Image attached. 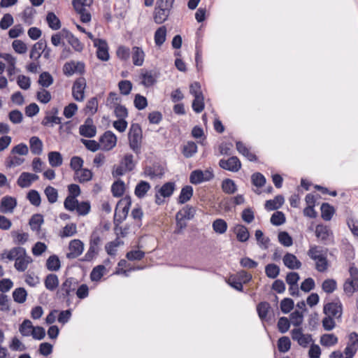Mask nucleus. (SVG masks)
Returning <instances> with one entry per match:
<instances>
[{
    "instance_id": "obj_27",
    "label": "nucleus",
    "mask_w": 358,
    "mask_h": 358,
    "mask_svg": "<svg viewBox=\"0 0 358 358\" xmlns=\"http://www.w3.org/2000/svg\"><path fill=\"white\" fill-rule=\"evenodd\" d=\"M196 213V208L192 206H186L177 213V217L185 220H192Z\"/></svg>"
},
{
    "instance_id": "obj_31",
    "label": "nucleus",
    "mask_w": 358,
    "mask_h": 358,
    "mask_svg": "<svg viewBox=\"0 0 358 358\" xmlns=\"http://www.w3.org/2000/svg\"><path fill=\"white\" fill-rule=\"evenodd\" d=\"M43 222V217L41 215L35 214L31 216L29 220V224L32 231L38 232Z\"/></svg>"
},
{
    "instance_id": "obj_51",
    "label": "nucleus",
    "mask_w": 358,
    "mask_h": 358,
    "mask_svg": "<svg viewBox=\"0 0 358 358\" xmlns=\"http://www.w3.org/2000/svg\"><path fill=\"white\" fill-rule=\"evenodd\" d=\"M197 151V145L194 142H188L184 145L182 154L187 158L192 157Z\"/></svg>"
},
{
    "instance_id": "obj_32",
    "label": "nucleus",
    "mask_w": 358,
    "mask_h": 358,
    "mask_svg": "<svg viewBox=\"0 0 358 358\" xmlns=\"http://www.w3.org/2000/svg\"><path fill=\"white\" fill-rule=\"evenodd\" d=\"M343 289L348 295L358 291V280L348 278L343 285Z\"/></svg>"
},
{
    "instance_id": "obj_63",
    "label": "nucleus",
    "mask_w": 358,
    "mask_h": 358,
    "mask_svg": "<svg viewBox=\"0 0 358 358\" xmlns=\"http://www.w3.org/2000/svg\"><path fill=\"white\" fill-rule=\"evenodd\" d=\"M315 235L322 241H326L329 236V230L326 226L317 225L315 229Z\"/></svg>"
},
{
    "instance_id": "obj_41",
    "label": "nucleus",
    "mask_w": 358,
    "mask_h": 358,
    "mask_svg": "<svg viewBox=\"0 0 358 358\" xmlns=\"http://www.w3.org/2000/svg\"><path fill=\"white\" fill-rule=\"evenodd\" d=\"M175 189V183L173 182H168L164 184L158 191L161 196L169 197L171 196Z\"/></svg>"
},
{
    "instance_id": "obj_19",
    "label": "nucleus",
    "mask_w": 358,
    "mask_h": 358,
    "mask_svg": "<svg viewBox=\"0 0 358 358\" xmlns=\"http://www.w3.org/2000/svg\"><path fill=\"white\" fill-rule=\"evenodd\" d=\"M282 261L285 266L292 270L299 269L301 266V262L292 253H286Z\"/></svg>"
},
{
    "instance_id": "obj_50",
    "label": "nucleus",
    "mask_w": 358,
    "mask_h": 358,
    "mask_svg": "<svg viewBox=\"0 0 358 358\" xmlns=\"http://www.w3.org/2000/svg\"><path fill=\"white\" fill-rule=\"evenodd\" d=\"M34 327L30 320H25L20 326L19 331L22 336H29L31 334Z\"/></svg>"
},
{
    "instance_id": "obj_62",
    "label": "nucleus",
    "mask_w": 358,
    "mask_h": 358,
    "mask_svg": "<svg viewBox=\"0 0 358 358\" xmlns=\"http://www.w3.org/2000/svg\"><path fill=\"white\" fill-rule=\"evenodd\" d=\"M36 99L42 103H48L52 99L49 91L45 89H41L36 93Z\"/></svg>"
},
{
    "instance_id": "obj_22",
    "label": "nucleus",
    "mask_w": 358,
    "mask_h": 358,
    "mask_svg": "<svg viewBox=\"0 0 358 358\" xmlns=\"http://www.w3.org/2000/svg\"><path fill=\"white\" fill-rule=\"evenodd\" d=\"M31 152L34 155H39L43 151V142L38 136H32L29 139Z\"/></svg>"
},
{
    "instance_id": "obj_56",
    "label": "nucleus",
    "mask_w": 358,
    "mask_h": 358,
    "mask_svg": "<svg viewBox=\"0 0 358 358\" xmlns=\"http://www.w3.org/2000/svg\"><path fill=\"white\" fill-rule=\"evenodd\" d=\"M322 288L326 293H332L337 288L336 281L334 279H327L322 282Z\"/></svg>"
},
{
    "instance_id": "obj_5",
    "label": "nucleus",
    "mask_w": 358,
    "mask_h": 358,
    "mask_svg": "<svg viewBox=\"0 0 358 358\" xmlns=\"http://www.w3.org/2000/svg\"><path fill=\"white\" fill-rule=\"evenodd\" d=\"M101 245V238L96 234H92L90 240V247L83 257V261L90 262L96 257L100 250Z\"/></svg>"
},
{
    "instance_id": "obj_8",
    "label": "nucleus",
    "mask_w": 358,
    "mask_h": 358,
    "mask_svg": "<svg viewBox=\"0 0 358 358\" xmlns=\"http://www.w3.org/2000/svg\"><path fill=\"white\" fill-rule=\"evenodd\" d=\"M292 338L296 341L298 344L303 347L306 348L310 342L313 341L312 336L310 334H304L302 332L301 328H296L291 331Z\"/></svg>"
},
{
    "instance_id": "obj_38",
    "label": "nucleus",
    "mask_w": 358,
    "mask_h": 358,
    "mask_svg": "<svg viewBox=\"0 0 358 358\" xmlns=\"http://www.w3.org/2000/svg\"><path fill=\"white\" fill-rule=\"evenodd\" d=\"M48 161L51 166L58 167L62 164L63 159L59 152L52 151L48 153Z\"/></svg>"
},
{
    "instance_id": "obj_11",
    "label": "nucleus",
    "mask_w": 358,
    "mask_h": 358,
    "mask_svg": "<svg viewBox=\"0 0 358 358\" xmlns=\"http://www.w3.org/2000/svg\"><path fill=\"white\" fill-rule=\"evenodd\" d=\"M79 133L81 136L86 138H92L96 136V128L92 118H87L84 124L80 126Z\"/></svg>"
},
{
    "instance_id": "obj_46",
    "label": "nucleus",
    "mask_w": 358,
    "mask_h": 358,
    "mask_svg": "<svg viewBox=\"0 0 358 358\" xmlns=\"http://www.w3.org/2000/svg\"><path fill=\"white\" fill-rule=\"evenodd\" d=\"M27 296V292L23 287H18L16 288L13 292V300L18 303H22L26 301Z\"/></svg>"
},
{
    "instance_id": "obj_58",
    "label": "nucleus",
    "mask_w": 358,
    "mask_h": 358,
    "mask_svg": "<svg viewBox=\"0 0 358 358\" xmlns=\"http://www.w3.org/2000/svg\"><path fill=\"white\" fill-rule=\"evenodd\" d=\"M44 192L47 196L48 201L50 203H54L57 201L58 193H57V190L55 187H51V186H48L45 189Z\"/></svg>"
},
{
    "instance_id": "obj_15",
    "label": "nucleus",
    "mask_w": 358,
    "mask_h": 358,
    "mask_svg": "<svg viewBox=\"0 0 358 358\" xmlns=\"http://www.w3.org/2000/svg\"><path fill=\"white\" fill-rule=\"evenodd\" d=\"M324 313L326 315L334 318H340L342 315V306L341 303H329L324 306Z\"/></svg>"
},
{
    "instance_id": "obj_44",
    "label": "nucleus",
    "mask_w": 358,
    "mask_h": 358,
    "mask_svg": "<svg viewBox=\"0 0 358 358\" xmlns=\"http://www.w3.org/2000/svg\"><path fill=\"white\" fill-rule=\"evenodd\" d=\"M46 21L48 26L53 30H57L61 27L60 20L52 12H49L47 14Z\"/></svg>"
},
{
    "instance_id": "obj_54",
    "label": "nucleus",
    "mask_w": 358,
    "mask_h": 358,
    "mask_svg": "<svg viewBox=\"0 0 358 358\" xmlns=\"http://www.w3.org/2000/svg\"><path fill=\"white\" fill-rule=\"evenodd\" d=\"M121 165L124 167L126 171H132L135 167L133 155L131 154H126L121 162Z\"/></svg>"
},
{
    "instance_id": "obj_61",
    "label": "nucleus",
    "mask_w": 358,
    "mask_h": 358,
    "mask_svg": "<svg viewBox=\"0 0 358 358\" xmlns=\"http://www.w3.org/2000/svg\"><path fill=\"white\" fill-rule=\"evenodd\" d=\"M77 233V227L74 223H71L66 225L60 234V236L62 238L64 237H70L75 235Z\"/></svg>"
},
{
    "instance_id": "obj_52",
    "label": "nucleus",
    "mask_w": 358,
    "mask_h": 358,
    "mask_svg": "<svg viewBox=\"0 0 358 358\" xmlns=\"http://www.w3.org/2000/svg\"><path fill=\"white\" fill-rule=\"evenodd\" d=\"M291 347V341L289 337L282 336L278 341V348L280 352H287Z\"/></svg>"
},
{
    "instance_id": "obj_59",
    "label": "nucleus",
    "mask_w": 358,
    "mask_h": 358,
    "mask_svg": "<svg viewBox=\"0 0 358 358\" xmlns=\"http://www.w3.org/2000/svg\"><path fill=\"white\" fill-rule=\"evenodd\" d=\"M105 269L106 268L103 265H99L94 267L90 273V278L92 281L99 280L103 275V272Z\"/></svg>"
},
{
    "instance_id": "obj_4",
    "label": "nucleus",
    "mask_w": 358,
    "mask_h": 358,
    "mask_svg": "<svg viewBox=\"0 0 358 358\" xmlns=\"http://www.w3.org/2000/svg\"><path fill=\"white\" fill-rule=\"evenodd\" d=\"M131 205V199L129 196L121 199L117 202L114 215L115 224H120L127 218Z\"/></svg>"
},
{
    "instance_id": "obj_20",
    "label": "nucleus",
    "mask_w": 358,
    "mask_h": 358,
    "mask_svg": "<svg viewBox=\"0 0 358 358\" xmlns=\"http://www.w3.org/2000/svg\"><path fill=\"white\" fill-rule=\"evenodd\" d=\"M25 249L22 247H15L12 248L10 250H5L3 253L1 255V259L7 258L8 259L12 261L15 260L20 257L24 256L25 255Z\"/></svg>"
},
{
    "instance_id": "obj_30",
    "label": "nucleus",
    "mask_w": 358,
    "mask_h": 358,
    "mask_svg": "<svg viewBox=\"0 0 358 358\" xmlns=\"http://www.w3.org/2000/svg\"><path fill=\"white\" fill-rule=\"evenodd\" d=\"M236 149L239 153L245 156L248 160L251 162L257 160L256 155L251 152L242 142H236Z\"/></svg>"
},
{
    "instance_id": "obj_16",
    "label": "nucleus",
    "mask_w": 358,
    "mask_h": 358,
    "mask_svg": "<svg viewBox=\"0 0 358 358\" xmlns=\"http://www.w3.org/2000/svg\"><path fill=\"white\" fill-rule=\"evenodd\" d=\"M17 206V201L15 198L6 196L1 199L0 203V212L2 213H13Z\"/></svg>"
},
{
    "instance_id": "obj_35",
    "label": "nucleus",
    "mask_w": 358,
    "mask_h": 358,
    "mask_svg": "<svg viewBox=\"0 0 358 358\" xmlns=\"http://www.w3.org/2000/svg\"><path fill=\"white\" fill-rule=\"evenodd\" d=\"M31 262L30 257L25 253L24 256L20 257L15 262V268L19 271H24L27 269L28 264Z\"/></svg>"
},
{
    "instance_id": "obj_17",
    "label": "nucleus",
    "mask_w": 358,
    "mask_h": 358,
    "mask_svg": "<svg viewBox=\"0 0 358 358\" xmlns=\"http://www.w3.org/2000/svg\"><path fill=\"white\" fill-rule=\"evenodd\" d=\"M38 179V176L27 172L21 173L17 179V185L22 188L28 187L31 185V182Z\"/></svg>"
},
{
    "instance_id": "obj_18",
    "label": "nucleus",
    "mask_w": 358,
    "mask_h": 358,
    "mask_svg": "<svg viewBox=\"0 0 358 358\" xmlns=\"http://www.w3.org/2000/svg\"><path fill=\"white\" fill-rule=\"evenodd\" d=\"M171 10V8L157 5L154 15L155 22L157 24H162L165 22L169 15Z\"/></svg>"
},
{
    "instance_id": "obj_60",
    "label": "nucleus",
    "mask_w": 358,
    "mask_h": 358,
    "mask_svg": "<svg viewBox=\"0 0 358 358\" xmlns=\"http://www.w3.org/2000/svg\"><path fill=\"white\" fill-rule=\"evenodd\" d=\"M11 236L13 238V241L16 244H24L29 238V234L27 233H19L17 231H12Z\"/></svg>"
},
{
    "instance_id": "obj_12",
    "label": "nucleus",
    "mask_w": 358,
    "mask_h": 358,
    "mask_svg": "<svg viewBox=\"0 0 358 358\" xmlns=\"http://www.w3.org/2000/svg\"><path fill=\"white\" fill-rule=\"evenodd\" d=\"M84 250V244L79 239H74L70 241L69 245V252L66 254L68 259H75L80 256Z\"/></svg>"
},
{
    "instance_id": "obj_34",
    "label": "nucleus",
    "mask_w": 358,
    "mask_h": 358,
    "mask_svg": "<svg viewBox=\"0 0 358 358\" xmlns=\"http://www.w3.org/2000/svg\"><path fill=\"white\" fill-rule=\"evenodd\" d=\"M45 286L47 289L54 291L59 285V279L55 274H48L45 279Z\"/></svg>"
},
{
    "instance_id": "obj_42",
    "label": "nucleus",
    "mask_w": 358,
    "mask_h": 358,
    "mask_svg": "<svg viewBox=\"0 0 358 358\" xmlns=\"http://www.w3.org/2000/svg\"><path fill=\"white\" fill-rule=\"evenodd\" d=\"M321 216L325 221H329L334 213V208L329 203H324L321 206Z\"/></svg>"
},
{
    "instance_id": "obj_64",
    "label": "nucleus",
    "mask_w": 358,
    "mask_h": 358,
    "mask_svg": "<svg viewBox=\"0 0 358 358\" xmlns=\"http://www.w3.org/2000/svg\"><path fill=\"white\" fill-rule=\"evenodd\" d=\"M285 222V217L282 212L276 211L274 213L271 217V222L275 226H280L284 224Z\"/></svg>"
},
{
    "instance_id": "obj_23",
    "label": "nucleus",
    "mask_w": 358,
    "mask_h": 358,
    "mask_svg": "<svg viewBox=\"0 0 358 358\" xmlns=\"http://www.w3.org/2000/svg\"><path fill=\"white\" fill-rule=\"evenodd\" d=\"M132 60L135 66H141L143 65L145 58V53L142 48L134 47L132 48Z\"/></svg>"
},
{
    "instance_id": "obj_28",
    "label": "nucleus",
    "mask_w": 358,
    "mask_h": 358,
    "mask_svg": "<svg viewBox=\"0 0 358 358\" xmlns=\"http://www.w3.org/2000/svg\"><path fill=\"white\" fill-rule=\"evenodd\" d=\"M284 203V198L281 195L276 196L272 200L266 201L265 208L268 210H274L280 208Z\"/></svg>"
},
{
    "instance_id": "obj_33",
    "label": "nucleus",
    "mask_w": 358,
    "mask_h": 358,
    "mask_svg": "<svg viewBox=\"0 0 358 358\" xmlns=\"http://www.w3.org/2000/svg\"><path fill=\"white\" fill-rule=\"evenodd\" d=\"M45 48V41L40 40L38 42L36 43L31 48V50L30 52V58L35 59H38L41 55V51L43 52V48Z\"/></svg>"
},
{
    "instance_id": "obj_7",
    "label": "nucleus",
    "mask_w": 358,
    "mask_h": 358,
    "mask_svg": "<svg viewBox=\"0 0 358 358\" xmlns=\"http://www.w3.org/2000/svg\"><path fill=\"white\" fill-rule=\"evenodd\" d=\"M99 143L101 149L109 151L116 145L117 137L112 131H107L100 137Z\"/></svg>"
},
{
    "instance_id": "obj_57",
    "label": "nucleus",
    "mask_w": 358,
    "mask_h": 358,
    "mask_svg": "<svg viewBox=\"0 0 358 358\" xmlns=\"http://www.w3.org/2000/svg\"><path fill=\"white\" fill-rule=\"evenodd\" d=\"M213 230L218 234H224L227 229V224L222 219H217L213 223Z\"/></svg>"
},
{
    "instance_id": "obj_25",
    "label": "nucleus",
    "mask_w": 358,
    "mask_h": 358,
    "mask_svg": "<svg viewBox=\"0 0 358 358\" xmlns=\"http://www.w3.org/2000/svg\"><path fill=\"white\" fill-rule=\"evenodd\" d=\"M338 338L333 334H324L321 336L320 343L324 347H332L338 343Z\"/></svg>"
},
{
    "instance_id": "obj_3",
    "label": "nucleus",
    "mask_w": 358,
    "mask_h": 358,
    "mask_svg": "<svg viewBox=\"0 0 358 358\" xmlns=\"http://www.w3.org/2000/svg\"><path fill=\"white\" fill-rule=\"evenodd\" d=\"M128 139L130 148L136 153H141L143 134L140 125L132 124L128 133Z\"/></svg>"
},
{
    "instance_id": "obj_29",
    "label": "nucleus",
    "mask_w": 358,
    "mask_h": 358,
    "mask_svg": "<svg viewBox=\"0 0 358 358\" xmlns=\"http://www.w3.org/2000/svg\"><path fill=\"white\" fill-rule=\"evenodd\" d=\"M234 231L236 234V238L240 242H245L250 237L249 231L246 227L238 224L234 229Z\"/></svg>"
},
{
    "instance_id": "obj_9",
    "label": "nucleus",
    "mask_w": 358,
    "mask_h": 358,
    "mask_svg": "<svg viewBox=\"0 0 358 358\" xmlns=\"http://www.w3.org/2000/svg\"><path fill=\"white\" fill-rule=\"evenodd\" d=\"M85 87L86 80L85 78L80 77L74 82L72 87V94L77 101H82L84 100Z\"/></svg>"
},
{
    "instance_id": "obj_43",
    "label": "nucleus",
    "mask_w": 358,
    "mask_h": 358,
    "mask_svg": "<svg viewBox=\"0 0 358 358\" xmlns=\"http://www.w3.org/2000/svg\"><path fill=\"white\" fill-rule=\"evenodd\" d=\"M270 309L271 306L268 302H261L257 305V311L262 320H267V316Z\"/></svg>"
},
{
    "instance_id": "obj_48",
    "label": "nucleus",
    "mask_w": 358,
    "mask_h": 358,
    "mask_svg": "<svg viewBox=\"0 0 358 358\" xmlns=\"http://www.w3.org/2000/svg\"><path fill=\"white\" fill-rule=\"evenodd\" d=\"M222 189L224 192L231 194L237 190L236 185L234 180L231 179H225L222 181Z\"/></svg>"
},
{
    "instance_id": "obj_13",
    "label": "nucleus",
    "mask_w": 358,
    "mask_h": 358,
    "mask_svg": "<svg viewBox=\"0 0 358 358\" xmlns=\"http://www.w3.org/2000/svg\"><path fill=\"white\" fill-rule=\"evenodd\" d=\"M85 71V64L81 62L71 61L66 63L63 67V72L67 76H71L75 73H83Z\"/></svg>"
},
{
    "instance_id": "obj_53",
    "label": "nucleus",
    "mask_w": 358,
    "mask_h": 358,
    "mask_svg": "<svg viewBox=\"0 0 358 358\" xmlns=\"http://www.w3.org/2000/svg\"><path fill=\"white\" fill-rule=\"evenodd\" d=\"M38 83L43 87H48L53 83L52 76L48 72H43L38 78Z\"/></svg>"
},
{
    "instance_id": "obj_26",
    "label": "nucleus",
    "mask_w": 358,
    "mask_h": 358,
    "mask_svg": "<svg viewBox=\"0 0 358 358\" xmlns=\"http://www.w3.org/2000/svg\"><path fill=\"white\" fill-rule=\"evenodd\" d=\"M92 178V173L87 169H81L74 174V179L83 183L90 181Z\"/></svg>"
},
{
    "instance_id": "obj_21",
    "label": "nucleus",
    "mask_w": 358,
    "mask_h": 358,
    "mask_svg": "<svg viewBox=\"0 0 358 358\" xmlns=\"http://www.w3.org/2000/svg\"><path fill=\"white\" fill-rule=\"evenodd\" d=\"M63 37L66 38L68 43L77 51L80 52L83 49V45L80 42L78 38L74 36L70 31L63 29Z\"/></svg>"
},
{
    "instance_id": "obj_47",
    "label": "nucleus",
    "mask_w": 358,
    "mask_h": 358,
    "mask_svg": "<svg viewBox=\"0 0 358 358\" xmlns=\"http://www.w3.org/2000/svg\"><path fill=\"white\" fill-rule=\"evenodd\" d=\"M24 162V159L11 154L5 162L6 166L8 168L15 167L21 165Z\"/></svg>"
},
{
    "instance_id": "obj_10",
    "label": "nucleus",
    "mask_w": 358,
    "mask_h": 358,
    "mask_svg": "<svg viewBox=\"0 0 358 358\" xmlns=\"http://www.w3.org/2000/svg\"><path fill=\"white\" fill-rule=\"evenodd\" d=\"M219 165L222 169L231 172H237L241 168V163L237 157H231L228 159H222Z\"/></svg>"
},
{
    "instance_id": "obj_36",
    "label": "nucleus",
    "mask_w": 358,
    "mask_h": 358,
    "mask_svg": "<svg viewBox=\"0 0 358 358\" xmlns=\"http://www.w3.org/2000/svg\"><path fill=\"white\" fill-rule=\"evenodd\" d=\"M166 28L162 26L158 28L155 33V43L157 46L160 47L166 41Z\"/></svg>"
},
{
    "instance_id": "obj_45",
    "label": "nucleus",
    "mask_w": 358,
    "mask_h": 358,
    "mask_svg": "<svg viewBox=\"0 0 358 358\" xmlns=\"http://www.w3.org/2000/svg\"><path fill=\"white\" fill-rule=\"evenodd\" d=\"M46 266L49 271H57L60 268V260L57 255H51L46 262Z\"/></svg>"
},
{
    "instance_id": "obj_55",
    "label": "nucleus",
    "mask_w": 358,
    "mask_h": 358,
    "mask_svg": "<svg viewBox=\"0 0 358 358\" xmlns=\"http://www.w3.org/2000/svg\"><path fill=\"white\" fill-rule=\"evenodd\" d=\"M204 108L203 96V94L194 96V99L192 102V109L194 112L199 113Z\"/></svg>"
},
{
    "instance_id": "obj_40",
    "label": "nucleus",
    "mask_w": 358,
    "mask_h": 358,
    "mask_svg": "<svg viewBox=\"0 0 358 358\" xmlns=\"http://www.w3.org/2000/svg\"><path fill=\"white\" fill-rule=\"evenodd\" d=\"M124 191L125 185L122 180H118L112 185L111 192L115 197H120L123 195Z\"/></svg>"
},
{
    "instance_id": "obj_37",
    "label": "nucleus",
    "mask_w": 358,
    "mask_h": 358,
    "mask_svg": "<svg viewBox=\"0 0 358 358\" xmlns=\"http://www.w3.org/2000/svg\"><path fill=\"white\" fill-rule=\"evenodd\" d=\"M141 83L145 87H150L156 82V78L151 71H145L141 75Z\"/></svg>"
},
{
    "instance_id": "obj_1",
    "label": "nucleus",
    "mask_w": 358,
    "mask_h": 358,
    "mask_svg": "<svg viewBox=\"0 0 358 358\" xmlns=\"http://www.w3.org/2000/svg\"><path fill=\"white\" fill-rule=\"evenodd\" d=\"M79 284L78 280L73 277L68 278L62 284L56 293L57 298L59 300H65L68 306L71 303L69 298L73 293Z\"/></svg>"
},
{
    "instance_id": "obj_39",
    "label": "nucleus",
    "mask_w": 358,
    "mask_h": 358,
    "mask_svg": "<svg viewBox=\"0 0 358 358\" xmlns=\"http://www.w3.org/2000/svg\"><path fill=\"white\" fill-rule=\"evenodd\" d=\"M193 195V188L192 186H185L180 192L178 202L180 203H185L188 201Z\"/></svg>"
},
{
    "instance_id": "obj_24",
    "label": "nucleus",
    "mask_w": 358,
    "mask_h": 358,
    "mask_svg": "<svg viewBox=\"0 0 358 358\" xmlns=\"http://www.w3.org/2000/svg\"><path fill=\"white\" fill-rule=\"evenodd\" d=\"M150 188L151 186L148 182L141 180L135 187L134 194L139 199L143 198Z\"/></svg>"
},
{
    "instance_id": "obj_14",
    "label": "nucleus",
    "mask_w": 358,
    "mask_h": 358,
    "mask_svg": "<svg viewBox=\"0 0 358 358\" xmlns=\"http://www.w3.org/2000/svg\"><path fill=\"white\" fill-rule=\"evenodd\" d=\"M94 45L97 48V57L102 61H108L109 59V54L106 41L103 39H94Z\"/></svg>"
},
{
    "instance_id": "obj_2",
    "label": "nucleus",
    "mask_w": 358,
    "mask_h": 358,
    "mask_svg": "<svg viewBox=\"0 0 358 358\" xmlns=\"http://www.w3.org/2000/svg\"><path fill=\"white\" fill-rule=\"evenodd\" d=\"M308 257L315 262V268L319 272H325L329 267L326 254L318 246H310L308 251Z\"/></svg>"
},
{
    "instance_id": "obj_6",
    "label": "nucleus",
    "mask_w": 358,
    "mask_h": 358,
    "mask_svg": "<svg viewBox=\"0 0 358 358\" xmlns=\"http://www.w3.org/2000/svg\"><path fill=\"white\" fill-rule=\"evenodd\" d=\"M214 174L212 170L207 169L204 171L201 170L193 171L189 176L191 183L197 185L204 181H209L213 179Z\"/></svg>"
},
{
    "instance_id": "obj_49",
    "label": "nucleus",
    "mask_w": 358,
    "mask_h": 358,
    "mask_svg": "<svg viewBox=\"0 0 358 358\" xmlns=\"http://www.w3.org/2000/svg\"><path fill=\"white\" fill-rule=\"evenodd\" d=\"M265 273L268 278L274 279L279 275L280 268L275 264H268L265 267Z\"/></svg>"
}]
</instances>
